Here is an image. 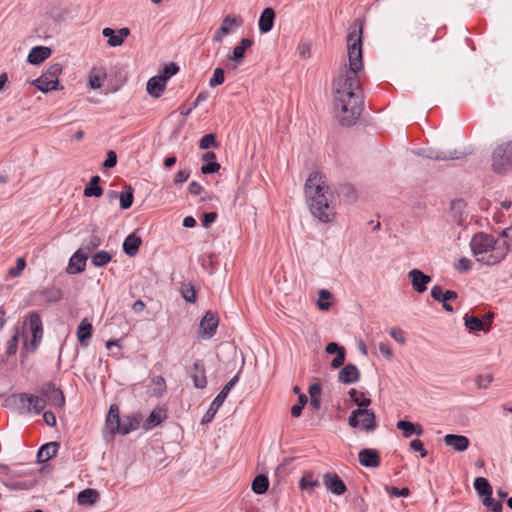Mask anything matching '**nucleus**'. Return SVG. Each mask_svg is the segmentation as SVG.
<instances>
[{"label": "nucleus", "instance_id": "nucleus-24", "mask_svg": "<svg viewBox=\"0 0 512 512\" xmlns=\"http://www.w3.org/2000/svg\"><path fill=\"white\" fill-rule=\"evenodd\" d=\"M253 45V41L249 38H243L240 43L233 48L232 55L229 59L234 61L236 64H241L245 57V51Z\"/></svg>", "mask_w": 512, "mask_h": 512}, {"label": "nucleus", "instance_id": "nucleus-55", "mask_svg": "<svg viewBox=\"0 0 512 512\" xmlns=\"http://www.w3.org/2000/svg\"><path fill=\"white\" fill-rule=\"evenodd\" d=\"M216 219H217V213L209 212V213L203 214V216L201 218V222L204 227H209V225L212 224L213 222H215Z\"/></svg>", "mask_w": 512, "mask_h": 512}, {"label": "nucleus", "instance_id": "nucleus-38", "mask_svg": "<svg viewBox=\"0 0 512 512\" xmlns=\"http://www.w3.org/2000/svg\"><path fill=\"white\" fill-rule=\"evenodd\" d=\"M349 395H350L351 399L353 400V402L359 408L366 409L371 403L370 398L366 397V395L363 392H360L356 389H351L349 391Z\"/></svg>", "mask_w": 512, "mask_h": 512}, {"label": "nucleus", "instance_id": "nucleus-34", "mask_svg": "<svg viewBox=\"0 0 512 512\" xmlns=\"http://www.w3.org/2000/svg\"><path fill=\"white\" fill-rule=\"evenodd\" d=\"M105 78H106V72L103 69L92 68L89 73V77H88L90 87L92 89H99L102 85V82L105 80Z\"/></svg>", "mask_w": 512, "mask_h": 512}, {"label": "nucleus", "instance_id": "nucleus-16", "mask_svg": "<svg viewBox=\"0 0 512 512\" xmlns=\"http://www.w3.org/2000/svg\"><path fill=\"white\" fill-rule=\"evenodd\" d=\"M323 484L331 493L342 495L346 491V485L336 473H326L323 475Z\"/></svg>", "mask_w": 512, "mask_h": 512}, {"label": "nucleus", "instance_id": "nucleus-12", "mask_svg": "<svg viewBox=\"0 0 512 512\" xmlns=\"http://www.w3.org/2000/svg\"><path fill=\"white\" fill-rule=\"evenodd\" d=\"M243 24L241 17L227 15L224 17L221 26L215 31L213 41L221 42L227 34H229L234 28L240 27Z\"/></svg>", "mask_w": 512, "mask_h": 512}, {"label": "nucleus", "instance_id": "nucleus-49", "mask_svg": "<svg viewBox=\"0 0 512 512\" xmlns=\"http://www.w3.org/2000/svg\"><path fill=\"white\" fill-rule=\"evenodd\" d=\"M484 506L490 508L493 512H501L502 511V503L494 500L491 496L484 497L482 500Z\"/></svg>", "mask_w": 512, "mask_h": 512}, {"label": "nucleus", "instance_id": "nucleus-52", "mask_svg": "<svg viewBox=\"0 0 512 512\" xmlns=\"http://www.w3.org/2000/svg\"><path fill=\"white\" fill-rule=\"evenodd\" d=\"M410 449L415 452H420L421 457L427 456V451L424 448L423 442L419 439H414L409 444Z\"/></svg>", "mask_w": 512, "mask_h": 512}, {"label": "nucleus", "instance_id": "nucleus-46", "mask_svg": "<svg viewBox=\"0 0 512 512\" xmlns=\"http://www.w3.org/2000/svg\"><path fill=\"white\" fill-rule=\"evenodd\" d=\"M330 298L331 293L328 290L323 289L319 291L318 307L320 310L326 311L330 308V303L326 301Z\"/></svg>", "mask_w": 512, "mask_h": 512}, {"label": "nucleus", "instance_id": "nucleus-4", "mask_svg": "<svg viewBox=\"0 0 512 512\" xmlns=\"http://www.w3.org/2000/svg\"><path fill=\"white\" fill-rule=\"evenodd\" d=\"M142 422V416L138 413L120 416V410L117 404H112L109 408L105 429L111 436L116 434L127 435L137 430Z\"/></svg>", "mask_w": 512, "mask_h": 512}, {"label": "nucleus", "instance_id": "nucleus-18", "mask_svg": "<svg viewBox=\"0 0 512 512\" xmlns=\"http://www.w3.org/2000/svg\"><path fill=\"white\" fill-rule=\"evenodd\" d=\"M358 460L365 467L377 468L381 464L379 452L371 448L362 449L358 454Z\"/></svg>", "mask_w": 512, "mask_h": 512}, {"label": "nucleus", "instance_id": "nucleus-15", "mask_svg": "<svg viewBox=\"0 0 512 512\" xmlns=\"http://www.w3.org/2000/svg\"><path fill=\"white\" fill-rule=\"evenodd\" d=\"M431 296L434 300L442 302L444 310L447 312H453V307L447 303V300H455L457 298V293L455 291H443L442 287L435 285L431 289Z\"/></svg>", "mask_w": 512, "mask_h": 512}, {"label": "nucleus", "instance_id": "nucleus-2", "mask_svg": "<svg viewBox=\"0 0 512 512\" xmlns=\"http://www.w3.org/2000/svg\"><path fill=\"white\" fill-rule=\"evenodd\" d=\"M304 195L311 214L323 223L335 219L334 194L327 184L325 174L313 171L304 185Z\"/></svg>", "mask_w": 512, "mask_h": 512}, {"label": "nucleus", "instance_id": "nucleus-7", "mask_svg": "<svg viewBox=\"0 0 512 512\" xmlns=\"http://www.w3.org/2000/svg\"><path fill=\"white\" fill-rule=\"evenodd\" d=\"M62 72V65L55 63L51 65L39 78L33 81L35 85L42 92H50L57 89L58 78Z\"/></svg>", "mask_w": 512, "mask_h": 512}, {"label": "nucleus", "instance_id": "nucleus-44", "mask_svg": "<svg viewBox=\"0 0 512 512\" xmlns=\"http://www.w3.org/2000/svg\"><path fill=\"white\" fill-rule=\"evenodd\" d=\"M181 294L187 302L195 303L196 291L192 285H190V284L183 285L181 288Z\"/></svg>", "mask_w": 512, "mask_h": 512}, {"label": "nucleus", "instance_id": "nucleus-11", "mask_svg": "<svg viewBox=\"0 0 512 512\" xmlns=\"http://www.w3.org/2000/svg\"><path fill=\"white\" fill-rule=\"evenodd\" d=\"M494 319L492 312H487L481 318L475 315L466 314L464 317L465 326L469 331H489Z\"/></svg>", "mask_w": 512, "mask_h": 512}, {"label": "nucleus", "instance_id": "nucleus-48", "mask_svg": "<svg viewBox=\"0 0 512 512\" xmlns=\"http://www.w3.org/2000/svg\"><path fill=\"white\" fill-rule=\"evenodd\" d=\"M25 267H26V261H25L24 258L20 257L16 261V266L15 267H11L9 269L8 274L11 277H18V276L21 275V273L23 272Z\"/></svg>", "mask_w": 512, "mask_h": 512}, {"label": "nucleus", "instance_id": "nucleus-20", "mask_svg": "<svg viewBox=\"0 0 512 512\" xmlns=\"http://www.w3.org/2000/svg\"><path fill=\"white\" fill-rule=\"evenodd\" d=\"M102 34L108 38L109 46L117 47L123 44L126 37L129 36L130 30L128 28H121L116 34L112 28L106 27L103 29Z\"/></svg>", "mask_w": 512, "mask_h": 512}, {"label": "nucleus", "instance_id": "nucleus-29", "mask_svg": "<svg viewBox=\"0 0 512 512\" xmlns=\"http://www.w3.org/2000/svg\"><path fill=\"white\" fill-rule=\"evenodd\" d=\"M59 445L56 442H49L44 444L37 453V460L40 463H45L56 455Z\"/></svg>", "mask_w": 512, "mask_h": 512}, {"label": "nucleus", "instance_id": "nucleus-5", "mask_svg": "<svg viewBox=\"0 0 512 512\" xmlns=\"http://www.w3.org/2000/svg\"><path fill=\"white\" fill-rule=\"evenodd\" d=\"M43 336V325L40 315L37 312H31L26 317L23 327L22 334L17 331L11 339L12 344L19 341L22 338L23 348L27 351L37 349Z\"/></svg>", "mask_w": 512, "mask_h": 512}, {"label": "nucleus", "instance_id": "nucleus-9", "mask_svg": "<svg viewBox=\"0 0 512 512\" xmlns=\"http://www.w3.org/2000/svg\"><path fill=\"white\" fill-rule=\"evenodd\" d=\"M239 378H238V375H235L234 377H232L225 385L224 387L222 388V390L219 392V394L214 398V400L212 401L208 411L205 413V415L203 416V419H202V422L203 423H208L210 422L215 414L217 413V411L219 410V408L221 407V405L223 404L224 400L226 399V397L228 396L229 392L231 391V389L235 386V384L238 382Z\"/></svg>", "mask_w": 512, "mask_h": 512}, {"label": "nucleus", "instance_id": "nucleus-37", "mask_svg": "<svg viewBox=\"0 0 512 512\" xmlns=\"http://www.w3.org/2000/svg\"><path fill=\"white\" fill-rule=\"evenodd\" d=\"M164 419L163 411L162 410H153L148 418L143 422L142 427L146 431L152 429L153 427L159 425L162 423Z\"/></svg>", "mask_w": 512, "mask_h": 512}, {"label": "nucleus", "instance_id": "nucleus-40", "mask_svg": "<svg viewBox=\"0 0 512 512\" xmlns=\"http://www.w3.org/2000/svg\"><path fill=\"white\" fill-rule=\"evenodd\" d=\"M102 244V238L96 232H93L88 239H86L80 248L84 252H90L98 248Z\"/></svg>", "mask_w": 512, "mask_h": 512}, {"label": "nucleus", "instance_id": "nucleus-10", "mask_svg": "<svg viewBox=\"0 0 512 512\" xmlns=\"http://www.w3.org/2000/svg\"><path fill=\"white\" fill-rule=\"evenodd\" d=\"M40 395L54 408L62 409L65 405V397L61 389L57 388L54 383H46L39 389Z\"/></svg>", "mask_w": 512, "mask_h": 512}, {"label": "nucleus", "instance_id": "nucleus-42", "mask_svg": "<svg viewBox=\"0 0 512 512\" xmlns=\"http://www.w3.org/2000/svg\"><path fill=\"white\" fill-rule=\"evenodd\" d=\"M112 257L107 251H98L91 257V263L95 267H103L111 261Z\"/></svg>", "mask_w": 512, "mask_h": 512}, {"label": "nucleus", "instance_id": "nucleus-54", "mask_svg": "<svg viewBox=\"0 0 512 512\" xmlns=\"http://www.w3.org/2000/svg\"><path fill=\"white\" fill-rule=\"evenodd\" d=\"M390 336L400 344L405 343V332L400 328H392Z\"/></svg>", "mask_w": 512, "mask_h": 512}, {"label": "nucleus", "instance_id": "nucleus-51", "mask_svg": "<svg viewBox=\"0 0 512 512\" xmlns=\"http://www.w3.org/2000/svg\"><path fill=\"white\" fill-rule=\"evenodd\" d=\"M297 51L301 58H309L311 56V43L307 41L299 43Z\"/></svg>", "mask_w": 512, "mask_h": 512}, {"label": "nucleus", "instance_id": "nucleus-57", "mask_svg": "<svg viewBox=\"0 0 512 512\" xmlns=\"http://www.w3.org/2000/svg\"><path fill=\"white\" fill-rule=\"evenodd\" d=\"M190 173L188 170H180L175 174L174 183L181 184L188 180Z\"/></svg>", "mask_w": 512, "mask_h": 512}, {"label": "nucleus", "instance_id": "nucleus-45", "mask_svg": "<svg viewBox=\"0 0 512 512\" xmlns=\"http://www.w3.org/2000/svg\"><path fill=\"white\" fill-rule=\"evenodd\" d=\"M199 147L201 149H209L211 147H218L216 137L214 134H206L200 140Z\"/></svg>", "mask_w": 512, "mask_h": 512}, {"label": "nucleus", "instance_id": "nucleus-14", "mask_svg": "<svg viewBox=\"0 0 512 512\" xmlns=\"http://www.w3.org/2000/svg\"><path fill=\"white\" fill-rule=\"evenodd\" d=\"M219 319L218 317L212 313L207 312L199 324V333L203 338H211L218 327Z\"/></svg>", "mask_w": 512, "mask_h": 512}, {"label": "nucleus", "instance_id": "nucleus-31", "mask_svg": "<svg viewBox=\"0 0 512 512\" xmlns=\"http://www.w3.org/2000/svg\"><path fill=\"white\" fill-rule=\"evenodd\" d=\"M101 179L98 175L90 179L89 184L84 189L85 197H100L103 195V188L99 186Z\"/></svg>", "mask_w": 512, "mask_h": 512}, {"label": "nucleus", "instance_id": "nucleus-36", "mask_svg": "<svg viewBox=\"0 0 512 512\" xmlns=\"http://www.w3.org/2000/svg\"><path fill=\"white\" fill-rule=\"evenodd\" d=\"M474 488L480 496H492L493 489L488 480L484 477H477L474 480Z\"/></svg>", "mask_w": 512, "mask_h": 512}, {"label": "nucleus", "instance_id": "nucleus-30", "mask_svg": "<svg viewBox=\"0 0 512 512\" xmlns=\"http://www.w3.org/2000/svg\"><path fill=\"white\" fill-rule=\"evenodd\" d=\"M141 243L142 240L140 237L136 236L134 233L130 234L124 240L123 250L128 256L133 257L138 253Z\"/></svg>", "mask_w": 512, "mask_h": 512}, {"label": "nucleus", "instance_id": "nucleus-63", "mask_svg": "<svg viewBox=\"0 0 512 512\" xmlns=\"http://www.w3.org/2000/svg\"><path fill=\"white\" fill-rule=\"evenodd\" d=\"M325 352H345L344 347L338 345L335 342H330L325 349Z\"/></svg>", "mask_w": 512, "mask_h": 512}, {"label": "nucleus", "instance_id": "nucleus-62", "mask_svg": "<svg viewBox=\"0 0 512 512\" xmlns=\"http://www.w3.org/2000/svg\"><path fill=\"white\" fill-rule=\"evenodd\" d=\"M308 392H309L310 398L311 397H319V395L321 393L320 384L314 383V384L310 385Z\"/></svg>", "mask_w": 512, "mask_h": 512}, {"label": "nucleus", "instance_id": "nucleus-13", "mask_svg": "<svg viewBox=\"0 0 512 512\" xmlns=\"http://www.w3.org/2000/svg\"><path fill=\"white\" fill-rule=\"evenodd\" d=\"M19 401L22 404H27V411L35 414L41 413L46 407V400L42 395L37 396L28 393L19 395Z\"/></svg>", "mask_w": 512, "mask_h": 512}, {"label": "nucleus", "instance_id": "nucleus-53", "mask_svg": "<svg viewBox=\"0 0 512 512\" xmlns=\"http://www.w3.org/2000/svg\"><path fill=\"white\" fill-rule=\"evenodd\" d=\"M387 491L391 496H395V497H400V496L407 497L410 494V490L407 487H403L401 489H399L397 487H390V488H387Z\"/></svg>", "mask_w": 512, "mask_h": 512}, {"label": "nucleus", "instance_id": "nucleus-22", "mask_svg": "<svg viewBox=\"0 0 512 512\" xmlns=\"http://www.w3.org/2000/svg\"><path fill=\"white\" fill-rule=\"evenodd\" d=\"M52 51L49 47L46 46H36L33 47L28 54L27 61L33 65H40L47 58L50 57Z\"/></svg>", "mask_w": 512, "mask_h": 512}, {"label": "nucleus", "instance_id": "nucleus-64", "mask_svg": "<svg viewBox=\"0 0 512 512\" xmlns=\"http://www.w3.org/2000/svg\"><path fill=\"white\" fill-rule=\"evenodd\" d=\"M153 382L154 384L156 385V387L161 391H165L166 389V384H165V380L163 377L161 376H157L153 379Z\"/></svg>", "mask_w": 512, "mask_h": 512}, {"label": "nucleus", "instance_id": "nucleus-1", "mask_svg": "<svg viewBox=\"0 0 512 512\" xmlns=\"http://www.w3.org/2000/svg\"><path fill=\"white\" fill-rule=\"evenodd\" d=\"M363 23L356 19L347 35L348 65L333 81V104L336 116L343 126H351L364 108L361 77L364 74L362 56Z\"/></svg>", "mask_w": 512, "mask_h": 512}, {"label": "nucleus", "instance_id": "nucleus-47", "mask_svg": "<svg viewBox=\"0 0 512 512\" xmlns=\"http://www.w3.org/2000/svg\"><path fill=\"white\" fill-rule=\"evenodd\" d=\"M225 80L224 70L222 68H216L213 72V76L209 80L210 87H216L221 85Z\"/></svg>", "mask_w": 512, "mask_h": 512}, {"label": "nucleus", "instance_id": "nucleus-43", "mask_svg": "<svg viewBox=\"0 0 512 512\" xmlns=\"http://www.w3.org/2000/svg\"><path fill=\"white\" fill-rule=\"evenodd\" d=\"M320 485L319 481L313 477L312 474H306L302 476L299 481V486L302 490H307L308 488H315Z\"/></svg>", "mask_w": 512, "mask_h": 512}, {"label": "nucleus", "instance_id": "nucleus-19", "mask_svg": "<svg viewBox=\"0 0 512 512\" xmlns=\"http://www.w3.org/2000/svg\"><path fill=\"white\" fill-rule=\"evenodd\" d=\"M187 373L193 380V384L198 389H203L207 385V378L205 375V368L201 363H194L188 368Z\"/></svg>", "mask_w": 512, "mask_h": 512}, {"label": "nucleus", "instance_id": "nucleus-21", "mask_svg": "<svg viewBox=\"0 0 512 512\" xmlns=\"http://www.w3.org/2000/svg\"><path fill=\"white\" fill-rule=\"evenodd\" d=\"M444 443L457 452H463L468 449L470 441L464 435L447 434L443 438Z\"/></svg>", "mask_w": 512, "mask_h": 512}, {"label": "nucleus", "instance_id": "nucleus-35", "mask_svg": "<svg viewBox=\"0 0 512 512\" xmlns=\"http://www.w3.org/2000/svg\"><path fill=\"white\" fill-rule=\"evenodd\" d=\"M92 324L88 321V319H83L77 329V337L81 344H85L92 335Z\"/></svg>", "mask_w": 512, "mask_h": 512}, {"label": "nucleus", "instance_id": "nucleus-8", "mask_svg": "<svg viewBox=\"0 0 512 512\" xmlns=\"http://www.w3.org/2000/svg\"><path fill=\"white\" fill-rule=\"evenodd\" d=\"M351 427L356 428L359 424L366 431H372L376 428V417L374 412L362 408L353 410L348 418Z\"/></svg>", "mask_w": 512, "mask_h": 512}, {"label": "nucleus", "instance_id": "nucleus-26", "mask_svg": "<svg viewBox=\"0 0 512 512\" xmlns=\"http://www.w3.org/2000/svg\"><path fill=\"white\" fill-rule=\"evenodd\" d=\"M397 429L403 432L405 438H409L413 434L421 436L423 434V428L418 423H412L405 420H400L396 423Z\"/></svg>", "mask_w": 512, "mask_h": 512}, {"label": "nucleus", "instance_id": "nucleus-60", "mask_svg": "<svg viewBox=\"0 0 512 512\" xmlns=\"http://www.w3.org/2000/svg\"><path fill=\"white\" fill-rule=\"evenodd\" d=\"M492 381L491 375L479 376L477 379V384L479 388H486Z\"/></svg>", "mask_w": 512, "mask_h": 512}, {"label": "nucleus", "instance_id": "nucleus-41", "mask_svg": "<svg viewBox=\"0 0 512 512\" xmlns=\"http://www.w3.org/2000/svg\"><path fill=\"white\" fill-rule=\"evenodd\" d=\"M269 480L265 475H258L252 482V490L256 494H263L268 490Z\"/></svg>", "mask_w": 512, "mask_h": 512}, {"label": "nucleus", "instance_id": "nucleus-39", "mask_svg": "<svg viewBox=\"0 0 512 512\" xmlns=\"http://www.w3.org/2000/svg\"><path fill=\"white\" fill-rule=\"evenodd\" d=\"M125 188H126V191L119 194L120 206L124 210H126L132 206L133 198H134L133 188L130 185L125 186ZM113 194L115 196H118V194L116 192H113Z\"/></svg>", "mask_w": 512, "mask_h": 512}, {"label": "nucleus", "instance_id": "nucleus-25", "mask_svg": "<svg viewBox=\"0 0 512 512\" xmlns=\"http://www.w3.org/2000/svg\"><path fill=\"white\" fill-rule=\"evenodd\" d=\"M275 12L268 7L263 10L259 19V30L261 33H268L274 25Z\"/></svg>", "mask_w": 512, "mask_h": 512}, {"label": "nucleus", "instance_id": "nucleus-27", "mask_svg": "<svg viewBox=\"0 0 512 512\" xmlns=\"http://www.w3.org/2000/svg\"><path fill=\"white\" fill-rule=\"evenodd\" d=\"M167 82L160 76H154L147 83V92L154 98H158L163 93Z\"/></svg>", "mask_w": 512, "mask_h": 512}, {"label": "nucleus", "instance_id": "nucleus-50", "mask_svg": "<svg viewBox=\"0 0 512 512\" xmlns=\"http://www.w3.org/2000/svg\"><path fill=\"white\" fill-rule=\"evenodd\" d=\"M178 71L179 67L175 63H170L164 67L162 74L159 76L167 82V80L175 75Z\"/></svg>", "mask_w": 512, "mask_h": 512}, {"label": "nucleus", "instance_id": "nucleus-23", "mask_svg": "<svg viewBox=\"0 0 512 512\" xmlns=\"http://www.w3.org/2000/svg\"><path fill=\"white\" fill-rule=\"evenodd\" d=\"M87 254L79 249L70 258L68 272L71 274L80 273L85 269Z\"/></svg>", "mask_w": 512, "mask_h": 512}, {"label": "nucleus", "instance_id": "nucleus-28", "mask_svg": "<svg viewBox=\"0 0 512 512\" xmlns=\"http://www.w3.org/2000/svg\"><path fill=\"white\" fill-rule=\"evenodd\" d=\"M202 160L205 162L201 167L203 174L216 173L220 169V164L216 162V154L214 152H206L203 154Z\"/></svg>", "mask_w": 512, "mask_h": 512}, {"label": "nucleus", "instance_id": "nucleus-32", "mask_svg": "<svg viewBox=\"0 0 512 512\" xmlns=\"http://www.w3.org/2000/svg\"><path fill=\"white\" fill-rule=\"evenodd\" d=\"M359 378V372L354 365H346L339 373V380L343 383H353Z\"/></svg>", "mask_w": 512, "mask_h": 512}, {"label": "nucleus", "instance_id": "nucleus-58", "mask_svg": "<svg viewBox=\"0 0 512 512\" xmlns=\"http://www.w3.org/2000/svg\"><path fill=\"white\" fill-rule=\"evenodd\" d=\"M472 263L471 260L468 258H461L456 266L457 270L467 272L471 269Z\"/></svg>", "mask_w": 512, "mask_h": 512}, {"label": "nucleus", "instance_id": "nucleus-59", "mask_svg": "<svg viewBox=\"0 0 512 512\" xmlns=\"http://www.w3.org/2000/svg\"><path fill=\"white\" fill-rule=\"evenodd\" d=\"M43 419L45 423L50 427L56 425V416L52 411H45L43 414Z\"/></svg>", "mask_w": 512, "mask_h": 512}, {"label": "nucleus", "instance_id": "nucleus-33", "mask_svg": "<svg viewBox=\"0 0 512 512\" xmlns=\"http://www.w3.org/2000/svg\"><path fill=\"white\" fill-rule=\"evenodd\" d=\"M99 499L98 491L94 489H85L77 496V501L80 505H93Z\"/></svg>", "mask_w": 512, "mask_h": 512}, {"label": "nucleus", "instance_id": "nucleus-17", "mask_svg": "<svg viewBox=\"0 0 512 512\" xmlns=\"http://www.w3.org/2000/svg\"><path fill=\"white\" fill-rule=\"evenodd\" d=\"M413 289L418 293H423L427 290V285L431 281L429 275L424 274L419 269H412L408 273Z\"/></svg>", "mask_w": 512, "mask_h": 512}, {"label": "nucleus", "instance_id": "nucleus-3", "mask_svg": "<svg viewBox=\"0 0 512 512\" xmlns=\"http://www.w3.org/2000/svg\"><path fill=\"white\" fill-rule=\"evenodd\" d=\"M470 246L478 262L496 265L512 250V227L504 229L496 238L484 232L477 233L472 237Z\"/></svg>", "mask_w": 512, "mask_h": 512}, {"label": "nucleus", "instance_id": "nucleus-6", "mask_svg": "<svg viewBox=\"0 0 512 512\" xmlns=\"http://www.w3.org/2000/svg\"><path fill=\"white\" fill-rule=\"evenodd\" d=\"M512 167V141L497 146L492 154V169L505 173Z\"/></svg>", "mask_w": 512, "mask_h": 512}, {"label": "nucleus", "instance_id": "nucleus-61", "mask_svg": "<svg viewBox=\"0 0 512 512\" xmlns=\"http://www.w3.org/2000/svg\"><path fill=\"white\" fill-rule=\"evenodd\" d=\"M202 189V186L196 181H192L188 187L189 192L193 195H199L202 192Z\"/></svg>", "mask_w": 512, "mask_h": 512}, {"label": "nucleus", "instance_id": "nucleus-56", "mask_svg": "<svg viewBox=\"0 0 512 512\" xmlns=\"http://www.w3.org/2000/svg\"><path fill=\"white\" fill-rule=\"evenodd\" d=\"M116 163H117V155L114 151L111 150L107 153V158L104 161L103 166L105 168H112L116 165Z\"/></svg>", "mask_w": 512, "mask_h": 512}]
</instances>
